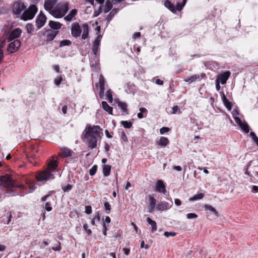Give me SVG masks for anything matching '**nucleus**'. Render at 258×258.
<instances>
[{"label": "nucleus", "mask_w": 258, "mask_h": 258, "mask_svg": "<svg viewBox=\"0 0 258 258\" xmlns=\"http://www.w3.org/2000/svg\"><path fill=\"white\" fill-rule=\"evenodd\" d=\"M57 167V162L54 160H51L48 164L47 168L44 170L39 172L36 176L38 181H46L52 179L54 178V175L52 173Z\"/></svg>", "instance_id": "obj_1"}, {"label": "nucleus", "mask_w": 258, "mask_h": 258, "mask_svg": "<svg viewBox=\"0 0 258 258\" xmlns=\"http://www.w3.org/2000/svg\"><path fill=\"white\" fill-rule=\"evenodd\" d=\"M0 187H5L7 190L6 193L11 194L13 192V188L18 187L24 189L25 186L23 184H16L15 181L9 174H6L0 177Z\"/></svg>", "instance_id": "obj_2"}, {"label": "nucleus", "mask_w": 258, "mask_h": 258, "mask_svg": "<svg viewBox=\"0 0 258 258\" xmlns=\"http://www.w3.org/2000/svg\"><path fill=\"white\" fill-rule=\"evenodd\" d=\"M187 0H183L182 3H177L176 6H174L169 0H165L164 2V6L171 11L173 13H176L177 11H180L185 6Z\"/></svg>", "instance_id": "obj_3"}, {"label": "nucleus", "mask_w": 258, "mask_h": 258, "mask_svg": "<svg viewBox=\"0 0 258 258\" xmlns=\"http://www.w3.org/2000/svg\"><path fill=\"white\" fill-rule=\"evenodd\" d=\"M37 12V8L34 5L29 6L28 9L25 10L21 15V19L24 21L32 19Z\"/></svg>", "instance_id": "obj_4"}, {"label": "nucleus", "mask_w": 258, "mask_h": 258, "mask_svg": "<svg viewBox=\"0 0 258 258\" xmlns=\"http://www.w3.org/2000/svg\"><path fill=\"white\" fill-rule=\"evenodd\" d=\"M97 137L94 135H86L85 133L82 134V138L87 140V144L89 147L93 149L97 146Z\"/></svg>", "instance_id": "obj_5"}, {"label": "nucleus", "mask_w": 258, "mask_h": 258, "mask_svg": "<svg viewBox=\"0 0 258 258\" xmlns=\"http://www.w3.org/2000/svg\"><path fill=\"white\" fill-rule=\"evenodd\" d=\"M26 9V6L22 1H15L13 5V12L18 17Z\"/></svg>", "instance_id": "obj_6"}, {"label": "nucleus", "mask_w": 258, "mask_h": 258, "mask_svg": "<svg viewBox=\"0 0 258 258\" xmlns=\"http://www.w3.org/2000/svg\"><path fill=\"white\" fill-rule=\"evenodd\" d=\"M100 130L101 129L99 125H87L83 133H85L86 135H94L97 137H99Z\"/></svg>", "instance_id": "obj_7"}, {"label": "nucleus", "mask_w": 258, "mask_h": 258, "mask_svg": "<svg viewBox=\"0 0 258 258\" xmlns=\"http://www.w3.org/2000/svg\"><path fill=\"white\" fill-rule=\"evenodd\" d=\"M21 43L18 39H15L11 42L7 47V51L10 53H13L17 51L21 46Z\"/></svg>", "instance_id": "obj_8"}, {"label": "nucleus", "mask_w": 258, "mask_h": 258, "mask_svg": "<svg viewBox=\"0 0 258 258\" xmlns=\"http://www.w3.org/2000/svg\"><path fill=\"white\" fill-rule=\"evenodd\" d=\"M82 29L78 23L75 22L72 24L71 34L73 37L78 38L80 36Z\"/></svg>", "instance_id": "obj_9"}, {"label": "nucleus", "mask_w": 258, "mask_h": 258, "mask_svg": "<svg viewBox=\"0 0 258 258\" xmlns=\"http://www.w3.org/2000/svg\"><path fill=\"white\" fill-rule=\"evenodd\" d=\"M22 33V30L20 28H17L12 30L9 34L8 37V40L9 42L12 41L13 40L17 39L19 38Z\"/></svg>", "instance_id": "obj_10"}, {"label": "nucleus", "mask_w": 258, "mask_h": 258, "mask_svg": "<svg viewBox=\"0 0 258 258\" xmlns=\"http://www.w3.org/2000/svg\"><path fill=\"white\" fill-rule=\"evenodd\" d=\"M46 17L42 13L40 12V14L37 17L36 20V25L38 29H40L42 26H44L46 22Z\"/></svg>", "instance_id": "obj_11"}, {"label": "nucleus", "mask_w": 258, "mask_h": 258, "mask_svg": "<svg viewBox=\"0 0 258 258\" xmlns=\"http://www.w3.org/2000/svg\"><path fill=\"white\" fill-rule=\"evenodd\" d=\"M230 75L231 73L229 71H225L224 73L218 75L217 77L216 80H218L219 82L222 84H225L229 78Z\"/></svg>", "instance_id": "obj_12"}, {"label": "nucleus", "mask_w": 258, "mask_h": 258, "mask_svg": "<svg viewBox=\"0 0 258 258\" xmlns=\"http://www.w3.org/2000/svg\"><path fill=\"white\" fill-rule=\"evenodd\" d=\"M171 207L169 203L163 201L156 205V209L157 211H163L169 209Z\"/></svg>", "instance_id": "obj_13"}, {"label": "nucleus", "mask_w": 258, "mask_h": 258, "mask_svg": "<svg viewBox=\"0 0 258 258\" xmlns=\"http://www.w3.org/2000/svg\"><path fill=\"white\" fill-rule=\"evenodd\" d=\"M156 190L159 192L163 193L165 195L167 191L166 190L165 185L163 181L161 180H158L156 183Z\"/></svg>", "instance_id": "obj_14"}, {"label": "nucleus", "mask_w": 258, "mask_h": 258, "mask_svg": "<svg viewBox=\"0 0 258 258\" xmlns=\"http://www.w3.org/2000/svg\"><path fill=\"white\" fill-rule=\"evenodd\" d=\"M149 201V212L150 213L153 212L156 207V199L151 195H150L148 197Z\"/></svg>", "instance_id": "obj_15"}, {"label": "nucleus", "mask_w": 258, "mask_h": 258, "mask_svg": "<svg viewBox=\"0 0 258 258\" xmlns=\"http://www.w3.org/2000/svg\"><path fill=\"white\" fill-rule=\"evenodd\" d=\"M58 31H54L50 29L47 30V34L46 35V41H50L53 40L58 34Z\"/></svg>", "instance_id": "obj_16"}, {"label": "nucleus", "mask_w": 258, "mask_h": 258, "mask_svg": "<svg viewBox=\"0 0 258 258\" xmlns=\"http://www.w3.org/2000/svg\"><path fill=\"white\" fill-rule=\"evenodd\" d=\"M169 143V141L168 138L164 137H161L159 140L156 142V144L161 148L165 147Z\"/></svg>", "instance_id": "obj_17"}, {"label": "nucleus", "mask_w": 258, "mask_h": 258, "mask_svg": "<svg viewBox=\"0 0 258 258\" xmlns=\"http://www.w3.org/2000/svg\"><path fill=\"white\" fill-rule=\"evenodd\" d=\"M57 0H46L44 2V7L46 11L50 10L55 5Z\"/></svg>", "instance_id": "obj_18"}, {"label": "nucleus", "mask_w": 258, "mask_h": 258, "mask_svg": "<svg viewBox=\"0 0 258 258\" xmlns=\"http://www.w3.org/2000/svg\"><path fill=\"white\" fill-rule=\"evenodd\" d=\"M58 155L61 157H68L72 156V151L69 148L63 147L61 149V152Z\"/></svg>", "instance_id": "obj_19"}, {"label": "nucleus", "mask_w": 258, "mask_h": 258, "mask_svg": "<svg viewBox=\"0 0 258 258\" xmlns=\"http://www.w3.org/2000/svg\"><path fill=\"white\" fill-rule=\"evenodd\" d=\"M220 93L221 95L222 100L224 105L229 110H231L232 108L231 103L227 99L223 92H220Z\"/></svg>", "instance_id": "obj_20"}, {"label": "nucleus", "mask_w": 258, "mask_h": 258, "mask_svg": "<svg viewBox=\"0 0 258 258\" xmlns=\"http://www.w3.org/2000/svg\"><path fill=\"white\" fill-rule=\"evenodd\" d=\"M48 25L52 29L58 31L61 28L62 24L59 22L51 20L49 21Z\"/></svg>", "instance_id": "obj_21"}, {"label": "nucleus", "mask_w": 258, "mask_h": 258, "mask_svg": "<svg viewBox=\"0 0 258 258\" xmlns=\"http://www.w3.org/2000/svg\"><path fill=\"white\" fill-rule=\"evenodd\" d=\"M83 34L82 35V39L83 40L86 39L89 35V26L87 23H84L82 25Z\"/></svg>", "instance_id": "obj_22"}, {"label": "nucleus", "mask_w": 258, "mask_h": 258, "mask_svg": "<svg viewBox=\"0 0 258 258\" xmlns=\"http://www.w3.org/2000/svg\"><path fill=\"white\" fill-rule=\"evenodd\" d=\"M102 106L103 109L109 114H113V108L110 106L106 101H103L102 102Z\"/></svg>", "instance_id": "obj_23"}, {"label": "nucleus", "mask_w": 258, "mask_h": 258, "mask_svg": "<svg viewBox=\"0 0 258 258\" xmlns=\"http://www.w3.org/2000/svg\"><path fill=\"white\" fill-rule=\"evenodd\" d=\"M117 103L118 107L123 112L127 114H128V110H127V105L126 103L119 101H117Z\"/></svg>", "instance_id": "obj_24"}, {"label": "nucleus", "mask_w": 258, "mask_h": 258, "mask_svg": "<svg viewBox=\"0 0 258 258\" xmlns=\"http://www.w3.org/2000/svg\"><path fill=\"white\" fill-rule=\"evenodd\" d=\"M146 221L147 222L150 224L151 225V227H152V228H151V232L152 233H154L155 232L157 229V224H156V222L152 220L151 218H150L149 217H148L146 219Z\"/></svg>", "instance_id": "obj_25"}, {"label": "nucleus", "mask_w": 258, "mask_h": 258, "mask_svg": "<svg viewBox=\"0 0 258 258\" xmlns=\"http://www.w3.org/2000/svg\"><path fill=\"white\" fill-rule=\"evenodd\" d=\"M64 16L68 11L69 6L68 3H64L60 5L57 8Z\"/></svg>", "instance_id": "obj_26"}, {"label": "nucleus", "mask_w": 258, "mask_h": 258, "mask_svg": "<svg viewBox=\"0 0 258 258\" xmlns=\"http://www.w3.org/2000/svg\"><path fill=\"white\" fill-rule=\"evenodd\" d=\"M77 10L76 9L72 10L70 13L64 17V19L67 21H71L73 17H74L77 14Z\"/></svg>", "instance_id": "obj_27"}, {"label": "nucleus", "mask_w": 258, "mask_h": 258, "mask_svg": "<svg viewBox=\"0 0 258 258\" xmlns=\"http://www.w3.org/2000/svg\"><path fill=\"white\" fill-rule=\"evenodd\" d=\"M111 169V165L104 164L103 166V173L105 176H108L110 173Z\"/></svg>", "instance_id": "obj_28"}, {"label": "nucleus", "mask_w": 258, "mask_h": 258, "mask_svg": "<svg viewBox=\"0 0 258 258\" xmlns=\"http://www.w3.org/2000/svg\"><path fill=\"white\" fill-rule=\"evenodd\" d=\"M51 14L56 18H60L64 16L63 14L57 9L52 10Z\"/></svg>", "instance_id": "obj_29"}, {"label": "nucleus", "mask_w": 258, "mask_h": 258, "mask_svg": "<svg viewBox=\"0 0 258 258\" xmlns=\"http://www.w3.org/2000/svg\"><path fill=\"white\" fill-rule=\"evenodd\" d=\"M198 80H200V75H194L191 76L189 78L185 79L184 81L187 82L188 83H191L194 82Z\"/></svg>", "instance_id": "obj_30"}, {"label": "nucleus", "mask_w": 258, "mask_h": 258, "mask_svg": "<svg viewBox=\"0 0 258 258\" xmlns=\"http://www.w3.org/2000/svg\"><path fill=\"white\" fill-rule=\"evenodd\" d=\"M118 9H113L110 13L108 15L107 17V20L108 22L110 21L113 17L115 16V15L118 12Z\"/></svg>", "instance_id": "obj_31"}, {"label": "nucleus", "mask_w": 258, "mask_h": 258, "mask_svg": "<svg viewBox=\"0 0 258 258\" xmlns=\"http://www.w3.org/2000/svg\"><path fill=\"white\" fill-rule=\"evenodd\" d=\"M100 43L99 42H95L94 41L92 45V50L94 54V55H97L98 52V49L100 45Z\"/></svg>", "instance_id": "obj_32"}, {"label": "nucleus", "mask_w": 258, "mask_h": 258, "mask_svg": "<svg viewBox=\"0 0 258 258\" xmlns=\"http://www.w3.org/2000/svg\"><path fill=\"white\" fill-rule=\"evenodd\" d=\"M239 126L242 130V131L246 134H247L249 132V126L246 122H243L241 124H240Z\"/></svg>", "instance_id": "obj_33"}, {"label": "nucleus", "mask_w": 258, "mask_h": 258, "mask_svg": "<svg viewBox=\"0 0 258 258\" xmlns=\"http://www.w3.org/2000/svg\"><path fill=\"white\" fill-rule=\"evenodd\" d=\"M112 8V3L110 1V0H107L106 2V4H105V5L104 6V9L103 11L105 13H107L108 12H109L111 9Z\"/></svg>", "instance_id": "obj_34"}, {"label": "nucleus", "mask_w": 258, "mask_h": 258, "mask_svg": "<svg viewBox=\"0 0 258 258\" xmlns=\"http://www.w3.org/2000/svg\"><path fill=\"white\" fill-rule=\"evenodd\" d=\"M204 207H205V209L206 210H209V211H211L213 213V214H214L215 216H218V212L212 206H211L210 205H205Z\"/></svg>", "instance_id": "obj_35"}, {"label": "nucleus", "mask_w": 258, "mask_h": 258, "mask_svg": "<svg viewBox=\"0 0 258 258\" xmlns=\"http://www.w3.org/2000/svg\"><path fill=\"white\" fill-rule=\"evenodd\" d=\"M204 196V194L199 193L196 195H195L194 197L190 198L189 199V201H195L199 200H200V199H202V198H203Z\"/></svg>", "instance_id": "obj_36"}, {"label": "nucleus", "mask_w": 258, "mask_h": 258, "mask_svg": "<svg viewBox=\"0 0 258 258\" xmlns=\"http://www.w3.org/2000/svg\"><path fill=\"white\" fill-rule=\"evenodd\" d=\"M121 124L125 128H131L133 125V123L131 121H123V120L121 121Z\"/></svg>", "instance_id": "obj_37"}, {"label": "nucleus", "mask_w": 258, "mask_h": 258, "mask_svg": "<svg viewBox=\"0 0 258 258\" xmlns=\"http://www.w3.org/2000/svg\"><path fill=\"white\" fill-rule=\"evenodd\" d=\"M72 42L70 40H63L60 42L59 46L63 47L65 46H70Z\"/></svg>", "instance_id": "obj_38"}, {"label": "nucleus", "mask_w": 258, "mask_h": 258, "mask_svg": "<svg viewBox=\"0 0 258 258\" xmlns=\"http://www.w3.org/2000/svg\"><path fill=\"white\" fill-rule=\"evenodd\" d=\"M106 94V98L108 102L112 103L113 101V97L111 91L110 90H107Z\"/></svg>", "instance_id": "obj_39"}, {"label": "nucleus", "mask_w": 258, "mask_h": 258, "mask_svg": "<svg viewBox=\"0 0 258 258\" xmlns=\"http://www.w3.org/2000/svg\"><path fill=\"white\" fill-rule=\"evenodd\" d=\"M26 28L29 34H31L34 31V27L32 24L28 23L26 25Z\"/></svg>", "instance_id": "obj_40"}, {"label": "nucleus", "mask_w": 258, "mask_h": 258, "mask_svg": "<svg viewBox=\"0 0 258 258\" xmlns=\"http://www.w3.org/2000/svg\"><path fill=\"white\" fill-rule=\"evenodd\" d=\"M104 85H105V79L104 77L102 75H100L99 77V87L104 88Z\"/></svg>", "instance_id": "obj_41"}, {"label": "nucleus", "mask_w": 258, "mask_h": 258, "mask_svg": "<svg viewBox=\"0 0 258 258\" xmlns=\"http://www.w3.org/2000/svg\"><path fill=\"white\" fill-rule=\"evenodd\" d=\"M98 167L96 165H94L92 166V167L89 170V174L90 175L93 176L95 175L97 170Z\"/></svg>", "instance_id": "obj_42"}, {"label": "nucleus", "mask_w": 258, "mask_h": 258, "mask_svg": "<svg viewBox=\"0 0 258 258\" xmlns=\"http://www.w3.org/2000/svg\"><path fill=\"white\" fill-rule=\"evenodd\" d=\"M172 111H171L172 114H176V113H181V111L180 110L179 107L177 105L174 106L172 108Z\"/></svg>", "instance_id": "obj_43"}, {"label": "nucleus", "mask_w": 258, "mask_h": 258, "mask_svg": "<svg viewBox=\"0 0 258 258\" xmlns=\"http://www.w3.org/2000/svg\"><path fill=\"white\" fill-rule=\"evenodd\" d=\"M127 88H128V90H126V92L127 93H131L133 92V90L134 88V85L131 83H127L126 85Z\"/></svg>", "instance_id": "obj_44"}, {"label": "nucleus", "mask_w": 258, "mask_h": 258, "mask_svg": "<svg viewBox=\"0 0 258 258\" xmlns=\"http://www.w3.org/2000/svg\"><path fill=\"white\" fill-rule=\"evenodd\" d=\"M62 81V76L57 77L54 80V83L56 86H59Z\"/></svg>", "instance_id": "obj_45"}, {"label": "nucleus", "mask_w": 258, "mask_h": 258, "mask_svg": "<svg viewBox=\"0 0 258 258\" xmlns=\"http://www.w3.org/2000/svg\"><path fill=\"white\" fill-rule=\"evenodd\" d=\"M72 188H73V185L70 184H68L67 186L62 187V189L63 192H69L70 190H72Z\"/></svg>", "instance_id": "obj_46"}, {"label": "nucleus", "mask_w": 258, "mask_h": 258, "mask_svg": "<svg viewBox=\"0 0 258 258\" xmlns=\"http://www.w3.org/2000/svg\"><path fill=\"white\" fill-rule=\"evenodd\" d=\"M83 228L85 230L86 232L88 235H90L92 234V231L91 229H88V225L87 223L84 224Z\"/></svg>", "instance_id": "obj_47"}, {"label": "nucleus", "mask_w": 258, "mask_h": 258, "mask_svg": "<svg viewBox=\"0 0 258 258\" xmlns=\"http://www.w3.org/2000/svg\"><path fill=\"white\" fill-rule=\"evenodd\" d=\"M186 217L187 219H196L198 217V215L195 213H188L186 215Z\"/></svg>", "instance_id": "obj_48"}, {"label": "nucleus", "mask_w": 258, "mask_h": 258, "mask_svg": "<svg viewBox=\"0 0 258 258\" xmlns=\"http://www.w3.org/2000/svg\"><path fill=\"white\" fill-rule=\"evenodd\" d=\"M44 208L48 212L51 211L52 210V208L49 202L45 203V206H44Z\"/></svg>", "instance_id": "obj_49"}, {"label": "nucleus", "mask_w": 258, "mask_h": 258, "mask_svg": "<svg viewBox=\"0 0 258 258\" xmlns=\"http://www.w3.org/2000/svg\"><path fill=\"white\" fill-rule=\"evenodd\" d=\"M170 131V128L167 127H163L160 130V133L161 134H164L165 133H167Z\"/></svg>", "instance_id": "obj_50"}, {"label": "nucleus", "mask_w": 258, "mask_h": 258, "mask_svg": "<svg viewBox=\"0 0 258 258\" xmlns=\"http://www.w3.org/2000/svg\"><path fill=\"white\" fill-rule=\"evenodd\" d=\"M164 235L167 237H169V236L173 237L176 235V233L166 231L164 233Z\"/></svg>", "instance_id": "obj_51"}, {"label": "nucleus", "mask_w": 258, "mask_h": 258, "mask_svg": "<svg viewBox=\"0 0 258 258\" xmlns=\"http://www.w3.org/2000/svg\"><path fill=\"white\" fill-rule=\"evenodd\" d=\"M85 212L87 214H90L92 213V207L91 206H86L85 207Z\"/></svg>", "instance_id": "obj_52"}, {"label": "nucleus", "mask_w": 258, "mask_h": 258, "mask_svg": "<svg viewBox=\"0 0 258 258\" xmlns=\"http://www.w3.org/2000/svg\"><path fill=\"white\" fill-rule=\"evenodd\" d=\"M121 140H123L124 142H126L128 141L127 137L126 136L125 133L123 131H122L121 132Z\"/></svg>", "instance_id": "obj_53"}, {"label": "nucleus", "mask_w": 258, "mask_h": 258, "mask_svg": "<svg viewBox=\"0 0 258 258\" xmlns=\"http://www.w3.org/2000/svg\"><path fill=\"white\" fill-rule=\"evenodd\" d=\"M104 209L106 211H110V209H111L110 205L108 202H105L104 204Z\"/></svg>", "instance_id": "obj_54"}, {"label": "nucleus", "mask_w": 258, "mask_h": 258, "mask_svg": "<svg viewBox=\"0 0 258 258\" xmlns=\"http://www.w3.org/2000/svg\"><path fill=\"white\" fill-rule=\"evenodd\" d=\"M103 11L102 9L101 6H100L99 8V10L98 11H95L94 13V16L95 17L98 16L101 12H102Z\"/></svg>", "instance_id": "obj_55"}, {"label": "nucleus", "mask_w": 258, "mask_h": 258, "mask_svg": "<svg viewBox=\"0 0 258 258\" xmlns=\"http://www.w3.org/2000/svg\"><path fill=\"white\" fill-rule=\"evenodd\" d=\"M3 46H0V63L2 61L4 58V51L2 49Z\"/></svg>", "instance_id": "obj_56"}, {"label": "nucleus", "mask_w": 258, "mask_h": 258, "mask_svg": "<svg viewBox=\"0 0 258 258\" xmlns=\"http://www.w3.org/2000/svg\"><path fill=\"white\" fill-rule=\"evenodd\" d=\"M103 234L104 236H106L107 228L106 223L105 222H103Z\"/></svg>", "instance_id": "obj_57"}, {"label": "nucleus", "mask_w": 258, "mask_h": 258, "mask_svg": "<svg viewBox=\"0 0 258 258\" xmlns=\"http://www.w3.org/2000/svg\"><path fill=\"white\" fill-rule=\"evenodd\" d=\"M234 119L235 121V122L239 125H240V124H241L243 122L241 121V120L240 119V118H239L238 117H234Z\"/></svg>", "instance_id": "obj_58"}, {"label": "nucleus", "mask_w": 258, "mask_h": 258, "mask_svg": "<svg viewBox=\"0 0 258 258\" xmlns=\"http://www.w3.org/2000/svg\"><path fill=\"white\" fill-rule=\"evenodd\" d=\"M141 248H145V249H147L149 248V246L148 244L145 245L144 241H142L141 243Z\"/></svg>", "instance_id": "obj_59"}, {"label": "nucleus", "mask_w": 258, "mask_h": 258, "mask_svg": "<svg viewBox=\"0 0 258 258\" xmlns=\"http://www.w3.org/2000/svg\"><path fill=\"white\" fill-rule=\"evenodd\" d=\"M58 246L57 247H53L52 248V249L54 251H60L61 250L60 243L58 242Z\"/></svg>", "instance_id": "obj_60"}, {"label": "nucleus", "mask_w": 258, "mask_h": 258, "mask_svg": "<svg viewBox=\"0 0 258 258\" xmlns=\"http://www.w3.org/2000/svg\"><path fill=\"white\" fill-rule=\"evenodd\" d=\"M220 82L218 80H216V88L217 91H219L220 89Z\"/></svg>", "instance_id": "obj_61"}, {"label": "nucleus", "mask_w": 258, "mask_h": 258, "mask_svg": "<svg viewBox=\"0 0 258 258\" xmlns=\"http://www.w3.org/2000/svg\"><path fill=\"white\" fill-rule=\"evenodd\" d=\"M122 250L124 252V253L127 255H128L130 252V249L128 248H123Z\"/></svg>", "instance_id": "obj_62"}, {"label": "nucleus", "mask_w": 258, "mask_h": 258, "mask_svg": "<svg viewBox=\"0 0 258 258\" xmlns=\"http://www.w3.org/2000/svg\"><path fill=\"white\" fill-rule=\"evenodd\" d=\"M104 90H105L104 88H103L102 89V88H100L99 96L101 98H102V97L104 95Z\"/></svg>", "instance_id": "obj_63"}, {"label": "nucleus", "mask_w": 258, "mask_h": 258, "mask_svg": "<svg viewBox=\"0 0 258 258\" xmlns=\"http://www.w3.org/2000/svg\"><path fill=\"white\" fill-rule=\"evenodd\" d=\"M141 37V33L140 32H136L134 33L133 38L134 39H136L137 38H139Z\"/></svg>", "instance_id": "obj_64"}]
</instances>
